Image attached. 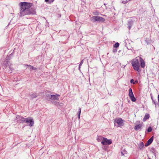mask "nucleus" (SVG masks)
<instances>
[{
    "mask_svg": "<svg viewBox=\"0 0 159 159\" xmlns=\"http://www.w3.org/2000/svg\"><path fill=\"white\" fill-rule=\"evenodd\" d=\"M33 4L27 2H22L19 3L20 7L19 16H22L27 15H34L36 12L35 9L32 7Z\"/></svg>",
    "mask_w": 159,
    "mask_h": 159,
    "instance_id": "1",
    "label": "nucleus"
},
{
    "mask_svg": "<svg viewBox=\"0 0 159 159\" xmlns=\"http://www.w3.org/2000/svg\"><path fill=\"white\" fill-rule=\"evenodd\" d=\"M16 120H17V121L20 123H26L29 124L28 125L30 126H32L34 123V121L33 118L31 117H27L25 118L23 116L17 115L16 116Z\"/></svg>",
    "mask_w": 159,
    "mask_h": 159,
    "instance_id": "2",
    "label": "nucleus"
},
{
    "mask_svg": "<svg viewBox=\"0 0 159 159\" xmlns=\"http://www.w3.org/2000/svg\"><path fill=\"white\" fill-rule=\"evenodd\" d=\"M48 92L45 93V98L48 101H50L52 104H56L55 100H58L60 95L56 94L55 95H51L48 93Z\"/></svg>",
    "mask_w": 159,
    "mask_h": 159,
    "instance_id": "3",
    "label": "nucleus"
},
{
    "mask_svg": "<svg viewBox=\"0 0 159 159\" xmlns=\"http://www.w3.org/2000/svg\"><path fill=\"white\" fill-rule=\"evenodd\" d=\"M131 64L134 70L138 72H140V70L139 69L140 63L138 57H136L135 58L132 60Z\"/></svg>",
    "mask_w": 159,
    "mask_h": 159,
    "instance_id": "4",
    "label": "nucleus"
},
{
    "mask_svg": "<svg viewBox=\"0 0 159 159\" xmlns=\"http://www.w3.org/2000/svg\"><path fill=\"white\" fill-rule=\"evenodd\" d=\"M91 20L93 22H103L105 21V19L103 17L99 16H93L91 18Z\"/></svg>",
    "mask_w": 159,
    "mask_h": 159,
    "instance_id": "5",
    "label": "nucleus"
},
{
    "mask_svg": "<svg viewBox=\"0 0 159 159\" xmlns=\"http://www.w3.org/2000/svg\"><path fill=\"white\" fill-rule=\"evenodd\" d=\"M115 125H117L118 126L121 127L124 125L123 120L121 118L115 119Z\"/></svg>",
    "mask_w": 159,
    "mask_h": 159,
    "instance_id": "6",
    "label": "nucleus"
},
{
    "mask_svg": "<svg viewBox=\"0 0 159 159\" xmlns=\"http://www.w3.org/2000/svg\"><path fill=\"white\" fill-rule=\"evenodd\" d=\"M102 144L103 145H110L112 143V141L110 139H108L106 138H103V139L101 142Z\"/></svg>",
    "mask_w": 159,
    "mask_h": 159,
    "instance_id": "7",
    "label": "nucleus"
},
{
    "mask_svg": "<svg viewBox=\"0 0 159 159\" xmlns=\"http://www.w3.org/2000/svg\"><path fill=\"white\" fill-rule=\"evenodd\" d=\"M129 96L131 100L133 102H135L136 101V98H135L132 89L131 88L129 89Z\"/></svg>",
    "mask_w": 159,
    "mask_h": 159,
    "instance_id": "8",
    "label": "nucleus"
},
{
    "mask_svg": "<svg viewBox=\"0 0 159 159\" xmlns=\"http://www.w3.org/2000/svg\"><path fill=\"white\" fill-rule=\"evenodd\" d=\"M137 122L138 123V124L135 126L134 127V129L136 130L141 129H142V127L143 125V123H141L140 124H138L139 123H140L139 121H137Z\"/></svg>",
    "mask_w": 159,
    "mask_h": 159,
    "instance_id": "9",
    "label": "nucleus"
},
{
    "mask_svg": "<svg viewBox=\"0 0 159 159\" xmlns=\"http://www.w3.org/2000/svg\"><path fill=\"white\" fill-rule=\"evenodd\" d=\"M9 64L8 60L6 59L2 63V67L3 69L5 70L7 67V66H8V65Z\"/></svg>",
    "mask_w": 159,
    "mask_h": 159,
    "instance_id": "10",
    "label": "nucleus"
},
{
    "mask_svg": "<svg viewBox=\"0 0 159 159\" xmlns=\"http://www.w3.org/2000/svg\"><path fill=\"white\" fill-rule=\"evenodd\" d=\"M15 48L14 49L13 52L9 55H8L6 58V60L8 61L10 60L13 57L14 55V52Z\"/></svg>",
    "mask_w": 159,
    "mask_h": 159,
    "instance_id": "11",
    "label": "nucleus"
},
{
    "mask_svg": "<svg viewBox=\"0 0 159 159\" xmlns=\"http://www.w3.org/2000/svg\"><path fill=\"white\" fill-rule=\"evenodd\" d=\"M153 139V136H152L147 141V143L145 144L146 146H147L150 145L152 142Z\"/></svg>",
    "mask_w": 159,
    "mask_h": 159,
    "instance_id": "12",
    "label": "nucleus"
},
{
    "mask_svg": "<svg viewBox=\"0 0 159 159\" xmlns=\"http://www.w3.org/2000/svg\"><path fill=\"white\" fill-rule=\"evenodd\" d=\"M139 62H140V65L143 68H144L145 67V62L143 60V59L141 57H139Z\"/></svg>",
    "mask_w": 159,
    "mask_h": 159,
    "instance_id": "13",
    "label": "nucleus"
},
{
    "mask_svg": "<svg viewBox=\"0 0 159 159\" xmlns=\"http://www.w3.org/2000/svg\"><path fill=\"white\" fill-rule=\"evenodd\" d=\"M12 64L11 63H10L9 65H8V67L9 69V70L8 71V73H11L12 71V70H13V67L11 66Z\"/></svg>",
    "mask_w": 159,
    "mask_h": 159,
    "instance_id": "14",
    "label": "nucleus"
},
{
    "mask_svg": "<svg viewBox=\"0 0 159 159\" xmlns=\"http://www.w3.org/2000/svg\"><path fill=\"white\" fill-rule=\"evenodd\" d=\"M133 24V21L131 20L129 21L128 23V28L129 30H130Z\"/></svg>",
    "mask_w": 159,
    "mask_h": 159,
    "instance_id": "15",
    "label": "nucleus"
},
{
    "mask_svg": "<svg viewBox=\"0 0 159 159\" xmlns=\"http://www.w3.org/2000/svg\"><path fill=\"white\" fill-rule=\"evenodd\" d=\"M30 96H31V99H33L38 97L39 96V95H37L36 93H34L33 94L30 95Z\"/></svg>",
    "mask_w": 159,
    "mask_h": 159,
    "instance_id": "16",
    "label": "nucleus"
},
{
    "mask_svg": "<svg viewBox=\"0 0 159 159\" xmlns=\"http://www.w3.org/2000/svg\"><path fill=\"white\" fill-rule=\"evenodd\" d=\"M150 117V116L149 114H146L144 116L143 119V121H146Z\"/></svg>",
    "mask_w": 159,
    "mask_h": 159,
    "instance_id": "17",
    "label": "nucleus"
},
{
    "mask_svg": "<svg viewBox=\"0 0 159 159\" xmlns=\"http://www.w3.org/2000/svg\"><path fill=\"white\" fill-rule=\"evenodd\" d=\"M144 147V143L143 142H141L139 143V149H143Z\"/></svg>",
    "mask_w": 159,
    "mask_h": 159,
    "instance_id": "18",
    "label": "nucleus"
},
{
    "mask_svg": "<svg viewBox=\"0 0 159 159\" xmlns=\"http://www.w3.org/2000/svg\"><path fill=\"white\" fill-rule=\"evenodd\" d=\"M29 67H30V70H35L37 69L36 68L34 67L33 66H31V65H30V66H29Z\"/></svg>",
    "mask_w": 159,
    "mask_h": 159,
    "instance_id": "19",
    "label": "nucleus"
},
{
    "mask_svg": "<svg viewBox=\"0 0 159 159\" xmlns=\"http://www.w3.org/2000/svg\"><path fill=\"white\" fill-rule=\"evenodd\" d=\"M54 1V0H45V2L49 4H50L53 2Z\"/></svg>",
    "mask_w": 159,
    "mask_h": 159,
    "instance_id": "20",
    "label": "nucleus"
},
{
    "mask_svg": "<svg viewBox=\"0 0 159 159\" xmlns=\"http://www.w3.org/2000/svg\"><path fill=\"white\" fill-rule=\"evenodd\" d=\"M81 111V109L80 108L79 110L78 113V118L79 119H80V114Z\"/></svg>",
    "mask_w": 159,
    "mask_h": 159,
    "instance_id": "21",
    "label": "nucleus"
},
{
    "mask_svg": "<svg viewBox=\"0 0 159 159\" xmlns=\"http://www.w3.org/2000/svg\"><path fill=\"white\" fill-rule=\"evenodd\" d=\"M119 46V44L118 43H116L114 46V47L115 48H118Z\"/></svg>",
    "mask_w": 159,
    "mask_h": 159,
    "instance_id": "22",
    "label": "nucleus"
},
{
    "mask_svg": "<svg viewBox=\"0 0 159 159\" xmlns=\"http://www.w3.org/2000/svg\"><path fill=\"white\" fill-rule=\"evenodd\" d=\"M152 129L151 127H149L148 129V131L149 132H151L152 131Z\"/></svg>",
    "mask_w": 159,
    "mask_h": 159,
    "instance_id": "23",
    "label": "nucleus"
},
{
    "mask_svg": "<svg viewBox=\"0 0 159 159\" xmlns=\"http://www.w3.org/2000/svg\"><path fill=\"white\" fill-rule=\"evenodd\" d=\"M83 60H82L80 62V64L79 66V69H80V66L82 65L83 63Z\"/></svg>",
    "mask_w": 159,
    "mask_h": 159,
    "instance_id": "24",
    "label": "nucleus"
},
{
    "mask_svg": "<svg viewBox=\"0 0 159 159\" xmlns=\"http://www.w3.org/2000/svg\"><path fill=\"white\" fill-rule=\"evenodd\" d=\"M134 80L133 79H131L130 80V83H133V84H135V82H134Z\"/></svg>",
    "mask_w": 159,
    "mask_h": 159,
    "instance_id": "25",
    "label": "nucleus"
},
{
    "mask_svg": "<svg viewBox=\"0 0 159 159\" xmlns=\"http://www.w3.org/2000/svg\"><path fill=\"white\" fill-rule=\"evenodd\" d=\"M122 151L125 154H126L127 153V151L126 150H125V149H123Z\"/></svg>",
    "mask_w": 159,
    "mask_h": 159,
    "instance_id": "26",
    "label": "nucleus"
},
{
    "mask_svg": "<svg viewBox=\"0 0 159 159\" xmlns=\"http://www.w3.org/2000/svg\"><path fill=\"white\" fill-rule=\"evenodd\" d=\"M127 2H128V1L127 0H126L125 1H124L122 2V3H123V4L126 3H127Z\"/></svg>",
    "mask_w": 159,
    "mask_h": 159,
    "instance_id": "27",
    "label": "nucleus"
},
{
    "mask_svg": "<svg viewBox=\"0 0 159 159\" xmlns=\"http://www.w3.org/2000/svg\"><path fill=\"white\" fill-rule=\"evenodd\" d=\"M121 154L122 155V156H124L125 155V154L122 151H121Z\"/></svg>",
    "mask_w": 159,
    "mask_h": 159,
    "instance_id": "28",
    "label": "nucleus"
},
{
    "mask_svg": "<svg viewBox=\"0 0 159 159\" xmlns=\"http://www.w3.org/2000/svg\"><path fill=\"white\" fill-rule=\"evenodd\" d=\"M151 98H152V101L154 102V103L155 104V102L153 100V98H152V96H151Z\"/></svg>",
    "mask_w": 159,
    "mask_h": 159,
    "instance_id": "29",
    "label": "nucleus"
},
{
    "mask_svg": "<svg viewBox=\"0 0 159 159\" xmlns=\"http://www.w3.org/2000/svg\"><path fill=\"white\" fill-rule=\"evenodd\" d=\"M25 66H28V67H29V66H30V65H28V64H25Z\"/></svg>",
    "mask_w": 159,
    "mask_h": 159,
    "instance_id": "30",
    "label": "nucleus"
},
{
    "mask_svg": "<svg viewBox=\"0 0 159 159\" xmlns=\"http://www.w3.org/2000/svg\"><path fill=\"white\" fill-rule=\"evenodd\" d=\"M158 102H159V95L158 96Z\"/></svg>",
    "mask_w": 159,
    "mask_h": 159,
    "instance_id": "31",
    "label": "nucleus"
},
{
    "mask_svg": "<svg viewBox=\"0 0 159 159\" xmlns=\"http://www.w3.org/2000/svg\"><path fill=\"white\" fill-rule=\"evenodd\" d=\"M113 52H117V50H114Z\"/></svg>",
    "mask_w": 159,
    "mask_h": 159,
    "instance_id": "32",
    "label": "nucleus"
},
{
    "mask_svg": "<svg viewBox=\"0 0 159 159\" xmlns=\"http://www.w3.org/2000/svg\"><path fill=\"white\" fill-rule=\"evenodd\" d=\"M148 159H151L150 158H148Z\"/></svg>",
    "mask_w": 159,
    "mask_h": 159,
    "instance_id": "33",
    "label": "nucleus"
}]
</instances>
